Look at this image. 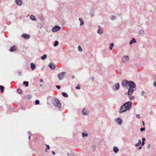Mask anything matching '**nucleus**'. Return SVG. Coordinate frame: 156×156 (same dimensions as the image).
I'll return each mask as SVG.
<instances>
[{
	"label": "nucleus",
	"mask_w": 156,
	"mask_h": 156,
	"mask_svg": "<svg viewBox=\"0 0 156 156\" xmlns=\"http://www.w3.org/2000/svg\"><path fill=\"white\" fill-rule=\"evenodd\" d=\"M132 104V103L131 101L126 102L121 107L119 113L122 114L129 110L131 108Z\"/></svg>",
	"instance_id": "1"
},
{
	"label": "nucleus",
	"mask_w": 156,
	"mask_h": 156,
	"mask_svg": "<svg viewBox=\"0 0 156 156\" xmlns=\"http://www.w3.org/2000/svg\"><path fill=\"white\" fill-rule=\"evenodd\" d=\"M53 103L54 106H55L59 109L60 108L61 104L60 101L58 99L56 98H55Z\"/></svg>",
	"instance_id": "2"
},
{
	"label": "nucleus",
	"mask_w": 156,
	"mask_h": 156,
	"mask_svg": "<svg viewBox=\"0 0 156 156\" xmlns=\"http://www.w3.org/2000/svg\"><path fill=\"white\" fill-rule=\"evenodd\" d=\"M128 86L130 88H132L136 90V85L135 83L132 81H129Z\"/></svg>",
	"instance_id": "3"
},
{
	"label": "nucleus",
	"mask_w": 156,
	"mask_h": 156,
	"mask_svg": "<svg viewBox=\"0 0 156 156\" xmlns=\"http://www.w3.org/2000/svg\"><path fill=\"white\" fill-rule=\"evenodd\" d=\"M66 74V72H64L60 73L58 75V79L60 80H62L63 78L65 76Z\"/></svg>",
	"instance_id": "4"
},
{
	"label": "nucleus",
	"mask_w": 156,
	"mask_h": 156,
	"mask_svg": "<svg viewBox=\"0 0 156 156\" xmlns=\"http://www.w3.org/2000/svg\"><path fill=\"white\" fill-rule=\"evenodd\" d=\"M120 88V85L119 83H115L114 85L112 87V89L114 91H116L119 89Z\"/></svg>",
	"instance_id": "5"
},
{
	"label": "nucleus",
	"mask_w": 156,
	"mask_h": 156,
	"mask_svg": "<svg viewBox=\"0 0 156 156\" xmlns=\"http://www.w3.org/2000/svg\"><path fill=\"white\" fill-rule=\"evenodd\" d=\"M129 82V81L126 80H123L122 82V85L124 87H127V85H128Z\"/></svg>",
	"instance_id": "6"
},
{
	"label": "nucleus",
	"mask_w": 156,
	"mask_h": 156,
	"mask_svg": "<svg viewBox=\"0 0 156 156\" xmlns=\"http://www.w3.org/2000/svg\"><path fill=\"white\" fill-rule=\"evenodd\" d=\"M129 59L128 56L125 55L122 58V62L123 63H126Z\"/></svg>",
	"instance_id": "7"
},
{
	"label": "nucleus",
	"mask_w": 156,
	"mask_h": 156,
	"mask_svg": "<svg viewBox=\"0 0 156 156\" xmlns=\"http://www.w3.org/2000/svg\"><path fill=\"white\" fill-rule=\"evenodd\" d=\"M61 29V27L55 25L52 29V31L54 32H56L59 30Z\"/></svg>",
	"instance_id": "8"
},
{
	"label": "nucleus",
	"mask_w": 156,
	"mask_h": 156,
	"mask_svg": "<svg viewBox=\"0 0 156 156\" xmlns=\"http://www.w3.org/2000/svg\"><path fill=\"white\" fill-rule=\"evenodd\" d=\"M49 67L52 70H53L56 68L55 64L53 62L50 63L48 65Z\"/></svg>",
	"instance_id": "9"
},
{
	"label": "nucleus",
	"mask_w": 156,
	"mask_h": 156,
	"mask_svg": "<svg viewBox=\"0 0 156 156\" xmlns=\"http://www.w3.org/2000/svg\"><path fill=\"white\" fill-rule=\"evenodd\" d=\"M17 47L16 46L14 45L11 47L9 50V51L10 52L16 51L17 50Z\"/></svg>",
	"instance_id": "10"
},
{
	"label": "nucleus",
	"mask_w": 156,
	"mask_h": 156,
	"mask_svg": "<svg viewBox=\"0 0 156 156\" xmlns=\"http://www.w3.org/2000/svg\"><path fill=\"white\" fill-rule=\"evenodd\" d=\"M21 37L25 39H28L30 38V36L29 34H23L21 35Z\"/></svg>",
	"instance_id": "11"
},
{
	"label": "nucleus",
	"mask_w": 156,
	"mask_h": 156,
	"mask_svg": "<svg viewBox=\"0 0 156 156\" xmlns=\"http://www.w3.org/2000/svg\"><path fill=\"white\" fill-rule=\"evenodd\" d=\"M115 122L119 125H121L122 123V119L119 118L116 119L115 120Z\"/></svg>",
	"instance_id": "12"
},
{
	"label": "nucleus",
	"mask_w": 156,
	"mask_h": 156,
	"mask_svg": "<svg viewBox=\"0 0 156 156\" xmlns=\"http://www.w3.org/2000/svg\"><path fill=\"white\" fill-rule=\"evenodd\" d=\"M135 89L130 88L128 89V92L127 93L128 95H130L133 93L134 91L135 90Z\"/></svg>",
	"instance_id": "13"
},
{
	"label": "nucleus",
	"mask_w": 156,
	"mask_h": 156,
	"mask_svg": "<svg viewBox=\"0 0 156 156\" xmlns=\"http://www.w3.org/2000/svg\"><path fill=\"white\" fill-rule=\"evenodd\" d=\"M16 4L18 5L21 6L22 4V1L21 0H16Z\"/></svg>",
	"instance_id": "14"
},
{
	"label": "nucleus",
	"mask_w": 156,
	"mask_h": 156,
	"mask_svg": "<svg viewBox=\"0 0 156 156\" xmlns=\"http://www.w3.org/2000/svg\"><path fill=\"white\" fill-rule=\"evenodd\" d=\"M136 40L134 38H133L132 39L130 40L129 44H132L133 43H136Z\"/></svg>",
	"instance_id": "15"
},
{
	"label": "nucleus",
	"mask_w": 156,
	"mask_h": 156,
	"mask_svg": "<svg viewBox=\"0 0 156 156\" xmlns=\"http://www.w3.org/2000/svg\"><path fill=\"white\" fill-rule=\"evenodd\" d=\"M82 113L84 115H88L87 111L84 108H83L82 110Z\"/></svg>",
	"instance_id": "16"
},
{
	"label": "nucleus",
	"mask_w": 156,
	"mask_h": 156,
	"mask_svg": "<svg viewBox=\"0 0 156 156\" xmlns=\"http://www.w3.org/2000/svg\"><path fill=\"white\" fill-rule=\"evenodd\" d=\"M30 67L32 70H34L36 68L35 65L33 63H31L30 64Z\"/></svg>",
	"instance_id": "17"
},
{
	"label": "nucleus",
	"mask_w": 156,
	"mask_h": 156,
	"mask_svg": "<svg viewBox=\"0 0 156 156\" xmlns=\"http://www.w3.org/2000/svg\"><path fill=\"white\" fill-rule=\"evenodd\" d=\"M94 10L91 9L90 11V14L91 17H93L94 16Z\"/></svg>",
	"instance_id": "18"
},
{
	"label": "nucleus",
	"mask_w": 156,
	"mask_h": 156,
	"mask_svg": "<svg viewBox=\"0 0 156 156\" xmlns=\"http://www.w3.org/2000/svg\"><path fill=\"white\" fill-rule=\"evenodd\" d=\"M79 20L80 21V26L83 25L84 24V23L83 19L81 18H79Z\"/></svg>",
	"instance_id": "19"
},
{
	"label": "nucleus",
	"mask_w": 156,
	"mask_h": 156,
	"mask_svg": "<svg viewBox=\"0 0 156 156\" xmlns=\"http://www.w3.org/2000/svg\"><path fill=\"white\" fill-rule=\"evenodd\" d=\"M30 19L33 21H36V19L34 16L31 15L30 16Z\"/></svg>",
	"instance_id": "20"
},
{
	"label": "nucleus",
	"mask_w": 156,
	"mask_h": 156,
	"mask_svg": "<svg viewBox=\"0 0 156 156\" xmlns=\"http://www.w3.org/2000/svg\"><path fill=\"white\" fill-rule=\"evenodd\" d=\"M47 57V55L46 54H44L41 57V59L42 60H44L46 59Z\"/></svg>",
	"instance_id": "21"
},
{
	"label": "nucleus",
	"mask_w": 156,
	"mask_h": 156,
	"mask_svg": "<svg viewBox=\"0 0 156 156\" xmlns=\"http://www.w3.org/2000/svg\"><path fill=\"white\" fill-rule=\"evenodd\" d=\"M103 30L101 28H99V30L98 31L97 33L100 34H101L103 32Z\"/></svg>",
	"instance_id": "22"
},
{
	"label": "nucleus",
	"mask_w": 156,
	"mask_h": 156,
	"mask_svg": "<svg viewBox=\"0 0 156 156\" xmlns=\"http://www.w3.org/2000/svg\"><path fill=\"white\" fill-rule=\"evenodd\" d=\"M32 97V96L30 94H28L26 96L25 98L27 100H30Z\"/></svg>",
	"instance_id": "23"
},
{
	"label": "nucleus",
	"mask_w": 156,
	"mask_h": 156,
	"mask_svg": "<svg viewBox=\"0 0 156 156\" xmlns=\"http://www.w3.org/2000/svg\"><path fill=\"white\" fill-rule=\"evenodd\" d=\"M62 95L63 97L65 98H67L68 96L67 94L64 92H63L62 93Z\"/></svg>",
	"instance_id": "24"
},
{
	"label": "nucleus",
	"mask_w": 156,
	"mask_h": 156,
	"mask_svg": "<svg viewBox=\"0 0 156 156\" xmlns=\"http://www.w3.org/2000/svg\"><path fill=\"white\" fill-rule=\"evenodd\" d=\"M119 150V149L117 147H114L113 148V151L115 153H117L118 151Z\"/></svg>",
	"instance_id": "25"
},
{
	"label": "nucleus",
	"mask_w": 156,
	"mask_h": 156,
	"mask_svg": "<svg viewBox=\"0 0 156 156\" xmlns=\"http://www.w3.org/2000/svg\"><path fill=\"white\" fill-rule=\"evenodd\" d=\"M141 141L140 140H139V141L138 143H136L135 144V146H139L140 144H141Z\"/></svg>",
	"instance_id": "26"
},
{
	"label": "nucleus",
	"mask_w": 156,
	"mask_h": 156,
	"mask_svg": "<svg viewBox=\"0 0 156 156\" xmlns=\"http://www.w3.org/2000/svg\"><path fill=\"white\" fill-rule=\"evenodd\" d=\"M86 54L87 56L90 57V58H91L92 57V55L90 52H87Z\"/></svg>",
	"instance_id": "27"
},
{
	"label": "nucleus",
	"mask_w": 156,
	"mask_h": 156,
	"mask_svg": "<svg viewBox=\"0 0 156 156\" xmlns=\"http://www.w3.org/2000/svg\"><path fill=\"white\" fill-rule=\"evenodd\" d=\"M4 87L2 85L0 86V89L1 90V92L3 93L4 91Z\"/></svg>",
	"instance_id": "28"
},
{
	"label": "nucleus",
	"mask_w": 156,
	"mask_h": 156,
	"mask_svg": "<svg viewBox=\"0 0 156 156\" xmlns=\"http://www.w3.org/2000/svg\"><path fill=\"white\" fill-rule=\"evenodd\" d=\"M82 136L83 137H87L88 135L87 133L83 132L82 133Z\"/></svg>",
	"instance_id": "29"
},
{
	"label": "nucleus",
	"mask_w": 156,
	"mask_h": 156,
	"mask_svg": "<svg viewBox=\"0 0 156 156\" xmlns=\"http://www.w3.org/2000/svg\"><path fill=\"white\" fill-rule=\"evenodd\" d=\"M114 46V44L113 43H112L110 45V47H109V49L110 50H112V47Z\"/></svg>",
	"instance_id": "30"
},
{
	"label": "nucleus",
	"mask_w": 156,
	"mask_h": 156,
	"mask_svg": "<svg viewBox=\"0 0 156 156\" xmlns=\"http://www.w3.org/2000/svg\"><path fill=\"white\" fill-rule=\"evenodd\" d=\"M23 83L25 85L26 87H27L28 86L29 82L28 81H24L23 82Z\"/></svg>",
	"instance_id": "31"
},
{
	"label": "nucleus",
	"mask_w": 156,
	"mask_h": 156,
	"mask_svg": "<svg viewBox=\"0 0 156 156\" xmlns=\"http://www.w3.org/2000/svg\"><path fill=\"white\" fill-rule=\"evenodd\" d=\"M138 33L140 34H144V32L143 30H140L139 31Z\"/></svg>",
	"instance_id": "32"
},
{
	"label": "nucleus",
	"mask_w": 156,
	"mask_h": 156,
	"mask_svg": "<svg viewBox=\"0 0 156 156\" xmlns=\"http://www.w3.org/2000/svg\"><path fill=\"white\" fill-rule=\"evenodd\" d=\"M116 19V17L115 16H112L111 17V19L112 20H114Z\"/></svg>",
	"instance_id": "33"
},
{
	"label": "nucleus",
	"mask_w": 156,
	"mask_h": 156,
	"mask_svg": "<svg viewBox=\"0 0 156 156\" xmlns=\"http://www.w3.org/2000/svg\"><path fill=\"white\" fill-rule=\"evenodd\" d=\"M78 50L80 52H81L83 51V49L80 46H78Z\"/></svg>",
	"instance_id": "34"
},
{
	"label": "nucleus",
	"mask_w": 156,
	"mask_h": 156,
	"mask_svg": "<svg viewBox=\"0 0 156 156\" xmlns=\"http://www.w3.org/2000/svg\"><path fill=\"white\" fill-rule=\"evenodd\" d=\"M58 41H55V43L54 44V46L55 47H56L57 45H58Z\"/></svg>",
	"instance_id": "35"
},
{
	"label": "nucleus",
	"mask_w": 156,
	"mask_h": 156,
	"mask_svg": "<svg viewBox=\"0 0 156 156\" xmlns=\"http://www.w3.org/2000/svg\"><path fill=\"white\" fill-rule=\"evenodd\" d=\"M17 91L18 93L20 94H22V91L21 89L20 88L18 89Z\"/></svg>",
	"instance_id": "36"
},
{
	"label": "nucleus",
	"mask_w": 156,
	"mask_h": 156,
	"mask_svg": "<svg viewBox=\"0 0 156 156\" xmlns=\"http://www.w3.org/2000/svg\"><path fill=\"white\" fill-rule=\"evenodd\" d=\"M39 101L38 100H36L35 101V103L36 105H38L39 104Z\"/></svg>",
	"instance_id": "37"
},
{
	"label": "nucleus",
	"mask_w": 156,
	"mask_h": 156,
	"mask_svg": "<svg viewBox=\"0 0 156 156\" xmlns=\"http://www.w3.org/2000/svg\"><path fill=\"white\" fill-rule=\"evenodd\" d=\"M134 97L133 96H130L129 97V99L130 100H133L134 99Z\"/></svg>",
	"instance_id": "38"
},
{
	"label": "nucleus",
	"mask_w": 156,
	"mask_h": 156,
	"mask_svg": "<svg viewBox=\"0 0 156 156\" xmlns=\"http://www.w3.org/2000/svg\"><path fill=\"white\" fill-rule=\"evenodd\" d=\"M145 128L144 127L141 128L140 129V130L141 132H143L145 130Z\"/></svg>",
	"instance_id": "39"
},
{
	"label": "nucleus",
	"mask_w": 156,
	"mask_h": 156,
	"mask_svg": "<svg viewBox=\"0 0 156 156\" xmlns=\"http://www.w3.org/2000/svg\"><path fill=\"white\" fill-rule=\"evenodd\" d=\"M79 85L78 84L77 86L75 88L76 89H78V90L80 89V87L79 86Z\"/></svg>",
	"instance_id": "40"
},
{
	"label": "nucleus",
	"mask_w": 156,
	"mask_h": 156,
	"mask_svg": "<svg viewBox=\"0 0 156 156\" xmlns=\"http://www.w3.org/2000/svg\"><path fill=\"white\" fill-rule=\"evenodd\" d=\"M136 117L137 118H138L139 119H140L141 118V117H140V114H137V115H136Z\"/></svg>",
	"instance_id": "41"
},
{
	"label": "nucleus",
	"mask_w": 156,
	"mask_h": 156,
	"mask_svg": "<svg viewBox=\"0 0 156 156\" xmlns=\"http://www.w3.org/2000/svg\"><path fill=\"white\" fill-rule=\"evenodd\" d=\"M56 87L58 89H60L61 88V86L59 85H57L56 86Z\"/></svg>",
	"instance_id": "42"
},
{
	"label": "nucleus",
	"mask_w": 156,
	"mask_h": 156,
	"mask_svg": "<svg viewBox=\"0 0 156 156\" xmlns=\"http://www.w3.org/2000/svg\"><path fill=\"white\" fill-rule=\"evenodd\" d=\"M144 91H141V96H143L144 95Z\"/></svg>",
	"instance_id": "43"
},
{
	"label": "nucleus",
	"mask_w": 156,
	"mask_h": 156,
	"mask_svg": "<svg viewBox=\"0 0 156 156\" xmlns=\"http://www.w3.org/2000/svg\"><path fill=\"white\" fill-rule=\"evenodd\" d=\"M145 144L144 142L142 141V143H141V146H143L144 145V144Z\"/></svg>",
	"instance_id": "44"
},
{
	"label": "nucleus",
	"mask_w": 156,
	"mask_h": 156,
	"mask_svg": "<svg viewBox=\"0 0 156 156\" xmlns=\"http://www.w3.org/2000/svg\"><path fill=\"white\" fill-rule=\"evenodd\" d=\"M50 149V147H47L46 148V152H47V151L48 150H49Z\"/></svg>",
	"instance_id": "45"
},
{
	"label": "nucleus",
	"mask_w": 156,
	"mask_h": 156,
	"mask_svg": "<svg viewBox=\"0 0 156 156\" xmlns=\"http://www.w3.org/2000/svg\"><path fill=\"white\" fill-rule=\"evenodd\" d=\"M154 86L156 87V82H154L153 83Z\"/></svg>",
	"instance_id": "46"
},
{
	"label": "nucleus",
	"mask_w": 156,
	"mask_h": 156,
	"mask_svg": "<svg viewBox=\"0 0 156 156\" xmlns=\"http://www.w3.org/2000/svg\"><path fill=\"white\" fill-rule=\"evenodd\" d=\"M142 140V141L144 142V141L145 140V138H143Z\"/></svg>",
	"instance_id": "47"
},
{
	"label": "nucleus",
	"mask_w": 156,
	"mask_h": 156,
	"mask_svg": "<svg viewBox=\"0 0 156 156\" xmlns=\"http://www.w3.org/2000/svg\"><path fill=\"white\" fill-rule=\"evenodd\" d=\"M40 81L41 82H43V79H40Z\"/></svg>",
	"instance_id": "48"
},
{
	"label": "nucleus",
	"mask_w": 156,
	"mask_h": 156,
	"mask_svg": "<svg viewBox=\"0 0 156 156\" xmlns=\"http://www.w3.org/2000/svg\"><path fill=\"white\" fill-rule=\"evenodd\" d=\"M18 74L19 75L21 76L22 75V73L21 72H19L18 73Z\"/></svg>",
	"instance_id": "49"
},
{
	"label": "nucleus",
	"mask_w": 156,
	"mask_h": 156,
	"mask_svg": "<svg viewBox=\"0 0 156 156\" xmlns=\"http://www.w3.org/2000/svg\"><path fill=\"white\" fill-rule=\"evenodd\" d=\"M94 77H92L91 78V80L93 81H94Z\"/></svg>",
	"instance_id": "50"
},
{
	"label": "nucleus",
	"mask_w": 156,
	"mask_h": 156,
	"mask_svg": "<svg viewBox=\"0 0 156 156\" xmlns=\"http://www.w3.org/2000/svg\"><path fill=\"white\" fill-rule=\"evenodd\" d=\"M38 27H39V28H42V27H43V25H40V27H39V26H38Z\"/></svg>",
	"instance_id": "51"
},
{
	"label": "nucleus",
	"mask_w": 156,
	"mask_h": 156,
	"mask_svg": "<svg viewBox=\"0 0 156 156\" xmlns=\"http://www.w3.org/2000/svg\"><path fill=\"white\" fill-rule=\"evenodd\" d=\"M142 123H143V126H144V125H145V123H144V121H142Z\"/></svg>",
	"instance_id": "52"
},
{
	"label": "nucleus",
	"mask_w": 156,
	"mask_h": 156,
	"mask_svg": "<svg viewBox=\"0 0 156 156\" xmlns=\"http://www.w3.org/2000/svg\"><path fill=\"white\" fill-rule=\"evenodd\" d=\"M52 154H55V152L53 151H52Z\"/></svg>",
	"instance_id": "53"
},
{
	"label": "nucleus",
	"mask_w": 156,
	"mask_h": 156,
	"mask_svg": "<svg viewBox=\"0 0 156 156\" xmlns=\"http://www.w3.org/2000/svg\"><path fill=\"white\" fill-rule=\"evenodd\" d=\"M142 148V147H139V149L140 150Z\"/></svg>",
	"instance_id": "54"
},
{
	"label": "nucleus",
	"mask_w": 156,
	"mask_h": 156,
	"mask_svg": "<svg viewBox=\"0 0 156 156\" xmlns=\"http://www.w3.org/2000/svg\"><path fill=\"white\" fill-rule=\"evenodd\" d=\"M151 145L150 144H148L147 145V146H150Z\"/></svg>",
	"instance_id": "55"
},
{
	"label": "nucleus",
	"mask_w": 156,
	"mask_h": 156,
	"mask_svg": "<svg viewBox=\"0 0 156 156\" xmlns=\"http://www.w3.org/2000/svg\"><path fill=\"white\" fill-rule=\"evenodd\" d=\"M45 145L46 146H47V147L49 146V145H47V144H45Z\"/></svg>",
	"instance_id": "56"
},
{
	"label": "nucleus",
	"mask_w": 156,
	"mask_h": 156,
	"mask_svg": "<svg viewBox=\"0 0 156 156\" xmlns=\"http://www.w3.org/2000/svg\"><path fill=\"white\" fill-rule=\"evenodd\" d=\"M31 136H30L29 137V139H30V138Z\"/></svg>",
	"instance_id": "57"
},
{
	"label": "nucleus",
	"mask_w": 156,
	"mask_h": 156,
	"mask_svg": "<svg viewBox=\"0 0 156 156\" xmlns=\"http://www.w3.org/2000/svg\"><path fill=\"white\" fill-rule=\"evenodd\" d=\"M72 78H74V76H72Z\"/></svg>",
	"instance_id": "58"
},
{
	"label": "nucleus",
	"mask_w": 156,
	"mask_h": 156,
	"mask_svg": "<svg viewBox=\"0 0 156 156\" xmlns=\"http://www.w3.org/2000/svg\"><path fill=\"white\" fill-rule=\"evenodd\" d=\"M98 27H99V28H101V27H100V26H98Z\"/></svg>",
	"instance_id": "59"
},
{
	"label": "nucleus",
	"mask_w": 156,
	"mask_h": 156,
	"mask_svg": "<svg viewBox=\"0 0 156 156\" xmlns=\"http://www.w3.org/2000/svg\"><path fill=\"white\" fill-rule=\"evenodd\" d=\"M40 86L41 87V86H42V84H41V85H40Z\"/></svg>",
	"instance_id": "60"
}]
</instances>
